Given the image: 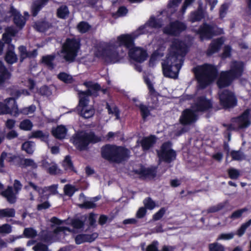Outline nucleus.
Listing matches in <instances>:
<instances>
[{"mask_svg": "<svg viewBox=\"0 0 251 251\" xmlns=\"http://www.w3.org/2000/svg\"><path fill=\"white\" fill-rule=\"evenodd\" d=\"M22 149L28 154H32L34 151L35 144L31 141L25 142L23 144Z\"/></svg>", "mask_w": 251, "mask_h": 251, "instance_id": "4c0bfd02", "label": "nucleus"}, {"mask_svg": "<svg viewBox=\"0 0 251 251\" xmlns=\"http://www.w3.org/2000/svg\"><path fill=\"white\" fill-rule=\"evenodd\" d=\"M224 42V40L222 38L214 40L211 44L208 49L207 50V54L208 55H210L213 53L217 52Z\"/></svg>", "mask_w": 251, "mask_h": 251, "instance_id": "5701e85b", "label": "nucleus"}, {"mask_svg": "<svg viewBox=\"0 0 251 251\" xmlns=\"http://www.w3.org/2000/svg\"><path fill=\"white\" fill-rule=\"evenodd\" d=\"M58 78L65 83H71L72 81V77L65 73H61L58 74Z\"/></svg>", "mask_w": 251, "mask_h": 251, "instance_id": "603ef678", "label": "nucleus"}, {"mask_svg": "<svg viewBox=\"0 0 251 251\" xmlns=\"http://www.w3.org/2000/svg\"><path fill=\"white\" fill-rule=\"evenodd\" d=\"M161 26L159 20L151 17L144 25L140 26L135 32L130 34H123L117 38L115 43H110L103 50L101 56L105 62L115 63L120 61L126 56L122 46L129 49V57L136 62L141 63L147 57L146 50L134 46V40L139 35L152 32V28H157Z\"/></svg>", "mask_w": 251, "mask_h": 251, "instance_id": "f257e3e1", "label": "nucleus"}, {"mask_svg": "<svg viewBox=\"0 0 251 251\" xmlns=\"http://www.w3.org/2000/svg\"><path fill=\"white\" fill-rule=\"evenodd\" d=\"M79 41L75 38L67 39L64 43L61 53L63 58L67 62H73L80 49Z\"/></svg>", "mask_w": 251, "mask_h": 251, "instance_id": "0eeeda50", "label": "nucleus"}, {"mask_svg": "<svg viewBox=\"0 0 251 251\" xmlns=\"http://www.w3.org/2000/svg\"><path fill=\"white\" fill-rule=\"evenodd\" d=\"M99 198L98 197H95L92 199V201H84V202L82 204H79L78 205L79 207L81 208H86V209H92L94 208L96 206V204L95 203V202L99 200Z\"/></svg>", "mask_w": 251, "mask_h": 251, "instance_id": "c9c22d12", "label": "nucleus"}, {"mask_svg": "<svg viewBox=\"0 0 251 251\" xmlns=\"http://www.w3.org/2000/svg\"><path fill=\"white\" fill-rule=\"evenodd\" d=\"M215 28V27H212L207 24H204L199 30L201 40L210 39L213 34H216V33L213 32V30L214 31Z\"/></svg>", "mask_w": 251, "mask_h": 251, "instance_id": "6ab92c4d", "label": "nucleus"}, {"mask_svg": "<svg viewBox=\"0 0 251 251\" xmlns=\"http://www.w3.org/2000/svg\"><path fill=\"white\" fill-rule=\"evenodd\" d=\"M84 92L80 93L79 104L77 107L79 114L82 117L87 119L92 117L95 114V109L92 105H89V99L84 97Z\"/></svg>", "mask_w": 251, "mask_h": 251, "instance_id": "1a4fd4ad", "label": "nucleus"}, {"mask_svg": "<svg viewBox=\"0 0 251 251\" xmlns=\"http://www.w3.org/2000/svg\"><path fill=\"white\" fill-rule=\"evenodd\" d=\"M84 85L87 88V90L85 91H80L79 92V97L80 98V93L84 92V97L88 99V97L90 95L94 94L95 92L100 89V86L96 83L91 81L85 82Z\"/></svg>", "mask_w": 251, "mask_h": 251, "instance_id": "f3484780", "label": "nucleus"}, {"mask_svg": "<svg viewBox=\"0 0 251 251\" xmlns=\"http://www.w3.org/2000/svg\"><path fill=\"white\" fill-rule=\"evenodd\" d=\"M42 166L51 175L56 174L59 172L56 164L53 162L50 163L46 160H43L42 161Z\"/></svg>", "mask_w": 251, "mask_h": 251, "instance_id": "393cba45", "label": "nucleus"}, {"mask_svg": "<svg viewBox=\"0 0 251 251\" xmlns=\"http://www.w3.org/2000/svg\"><path fill=\"white\" fill-rule=\"evenodd\" d=\"M133 100L135 102V105L139 107L143 118L145 119L150 115V110L148 107L145 105L139 103V101L136 99H133Z\"/></svg>", "mask_w": 251, "mask_h": 251, "instance_id": "72a5a7b5", "label": "nucleus"}, {"mask_svg": "<svg viewBox=\"0 0 251 251\" xmlns=\"http://www.w3.org/2000/svg\"><path fill=\"white\" fill-rule=\"evenodd\" d=\"M62 165L65 170L68 171H73L74 168L71 158L69 156H67L63 161Z\"/></svg>", "mask_w": 251, "mask_h": 251, "instance_id": "37998d69", "label": "nucleus"}, {"mask_svg": "<svg viewBox=\"0 0 251 251\" xmlns=\"http://www.w3.org/2000/svg\"><path fill=\"white\" fill-rule=\"evenodd\" d=\"M11 12L12 13V15L13 16L14 24L20 29L22 28L25 24L26 18L23 16L15 9H11Z\"/></svg>", "mask_w": 251, "mask_h": 251, "instance_id": "a211bd4d", "label": "nucleus"}, {"mask_svg": "<svg viewBox=\"0 0 251 251\" xmlns=\"http://www.w3.org/2000/svg\"><path fill=\"white\" fill-rule=\"evenodd\" d=\"M106 108L108 110L109 114L115 116L116 117V119H119V111L115 105L113 104L110 105L107 103L106 104Z\"/></svg>", "mask_w": 251, "mask_h": 251, "instance_id": "58836bf2", "label": "nucleus"}, {"mask_svg": "<svg viewBox=\"0 0 251 251\" xmlns=\"http://www.w3.org/2000/svg\"><path fill=\"white\" fill-rule=\"evenodd\" d=\"M145 81L147 85H148V89L149 90L150 97L152 100L151 103L152 105L150 107L151 108H154L156 107L158 103V94L155 91L153 87V84L151 81L148 78L145 79Z\"/></svg>", "mask_w": 251, "mask_h": 251, "instance_id": "dca6fc26", "label": "nucleus"}, {"mask_svg": "<svg viewBox=\"0 0 251 251\" xmlns=\"http://www.w3.org/2000/svg\"><path fill=\"white\" fill-rule=\"evenodd\" d=\"M17 30L14 27H9L6 28V32L3 34L2 39L5 43H9L11 41V37L15 35Z\"/></svg>", "mask_w": 251, "mask_h": 251, "instance_id": "c756f323", "label": "nucleus"}, {"mask_svg": "<svg viewBox=\"0 0 251 251\" xmlns=\"http://www.w3.org/2000/svg\"><path fill=\"white\" fill-rule=\"evenodd\" d=\"M48 135L44 134L40 130L34 131L31 133V137L40 138L42 140H45L48 138Z\"/></svg>", "mask_w": 251, "mask_h": 251, "instance_id": "5fc2aeb1", "label": "nucleus"}, {"mask_svg": "<svg viewBox=\"0 0 251 251\" xmlns=\"http://www.w3.org/2000/svg\"><path fill=\"white\" fill-rule=\"evenodd\" d=\"M235 235V233L233 232H229V233H224L220 234L217 240H228L233 238Z\"/></svg>", "mask_w": 251, "mask_h": 251, "instance_id": "864d4df0", "label": "nucleus"}, {"mask_svg": "<svg viewBox=\"0 0 251 251\" xmlns=\"http://www.w3.org/2000/svg\"><path fill=\"white\" fill-rule=\"evenodd\" d=\"M36 110V107L34 105H31L29 107L23 108L21 112L25 115H28L33 113Z\"/></svg>", "mask_w": 251, "mask_h": 251, "instance_id": "e2e57ef3", "label": "nucleus"}, {"mask_svg": "<svg viewBox=\"0 0 251 251\" xmlns=\"http://www.w3.org/2000/svg\"><path fill=\"white\" fill-rule=\"evenodd\" d=\"M187 51L185 44L175 39L171 46L169 53L162 63L164 75L176 78L183 64V57Z\"/></svg>", "mask_w": 251, "mask_h": 251, "instance_id": "f03ea898", "label": "nucleus"}, {"mask_svg": "<svg viewBox=\"0 0 251 251\" xmlns=\"http://www.w3.org/2000/svg\"><path fill=\"white\" fill-rule=\"evenodd\" d=\"M228 174L230 178L237 179L240 176V172L235 169L231 168L228 170Z\"/></svg>", "mask_w": 251, "mask_h": 251, "instance_id": "bf43d9fd", "label": "nucleus"}, {"mask_svg": "<svg viewBox=\"0 0 251 251\" xmlns=\"http://www.w3.org/2000/svg\"><path fill=\"white\" fill-rule=\"evenodd\" d=\"M49 0H35L31 7V10L34 16H35L40 9L44 6Z\"/></svg>", "mask_w": 251, "mask_h": 251, "instance_id": "c85d7f7f", "label": "nucleus"}, {"mask_svg": "<svg viewBox=\"0 0 251 251\" xmlns=\"http://www.w3.org/2000/svg\"><path fill=\"white\" fill-rule=\"evenodd\" d=\"M144 204L146 208L152 209L155 206V203L151 198H148L144 200Z\"/></svg>", "mask_w": 251, "mask_h": 251, "instance_id": "13d9d810", "label": "nucleus"}, {"mask_svg": "<svg viewBox=\"0 0 251 251\" xmlns=\"http://www.w3.org/2000/svg\"><path fill=\"white\" fill-rule=\"evenodd\" d=\"M249 116L250 110L247 109L240 116L232 118L231 124L227 126V130L239 131L247 128L251 124Z\"/></svg>", "mask_w": 251, "mask_h": 251, "instance_id": "6e6552de", "label": "nucleus"}, {"mask_svg": "<svg viewBox=\"0 0 251 251\" xmlns=\"http://www.w3.org/2000/svg\"><path fill=\"white\" fill-rule=\"evenodd\" d=\"M3 185L0 183V194L4 197L6 198L9 202L11 203L15 202V197L14 194L13 193L12 187H8L4 191H3Z\"/></svg>", "mask_w": 251, "mask_h": 251, "instance_id": "4be33fe9", "label": "nucleus"}, {"mask_svg": "<svg viewBox=\"0 0 251 251\" xmlns=\"http://www.w3.org/2000/svg\"><path fill=\"white\" fill-rule=\"evenodd\" d=\"M155 142L156 138L155 136H151L144 138L142 140L141 144L143 150H148L153 146Z\"/></svg>", "mask_w": 251, "mask_h": 251, "instance_id": "bb28decb", "label": "nucleus"}, {"mask_svg": "<svg viewBox=\"0 0 251 251\" xmlns=\"http://www.w3.org/2000/svg\"><path fill=\"white\" fill-rule=\"evenodd\" d=\"M5 103L0 102V114H10L17 116L19 112L15 100L13 98H9L5 100Z\"/></svg>", "mask_w": 251, "mask_h": 251, "instance_id": "9b49d317", "label": "nucleus"}, {"mask_svg": "<svg viewBox=\"0 0 251 251\" xmlns=\"http://www.w3.org/2000/svg\"><path fill=\"white\" fill-rule=\"evenodd\" d=\"M78 189L75 186L71 184H66L64 187V194L68 196H72L75 192L77 191Z\"/></svg>", "mask_w": 251, "mask_h": 251, "instance_id": "ea45409f", "label": "nucleus"}, {"mask_svg": "<svg viewBox=\"0 0 251 251\" xmlns=\"http://www.w3.org/2000/svg\"><path fill=\"white\" fill-rule=\"evenodd\" d=\"M57 16L59 18L64 19L69 14V11L66 6H61L57 10Z\"/></svg>", "mask_w": 251, "mask_h": 251, "instance_id": "c03bdc74", "label": "nucleus"}, {"mask_svg": "<svg viewBox=\"0 0 251 251\" xmlns=\"http://www.w3.org/2000/svg\"><path fill=\"white\" fill-rule=\"evenodd\" d=\"M247 210L246 208L234 211L230 216V218L232 219H236L240 218L242 214Z\"/></svg>", "mask_w": 251, "mask_h": 251, "instance_id": "69168bd1", "label": "nucleus"}, {"mask_svg": "<svg viewBox=\"0 0 251 251\" xmlns=\"http://www.w3.org/2000/svg\"><path fill=\"white\" fill-rule=\"evenodd\" d=\"M12 232V226L7 224H5L0 226V234H9Z\"/></svg>", "mask_w": 251, "mask_h": 251, "instance_id": "6e6d98bb", "label": "nucleus"}, {"mask_svg": "<svg viewBox=\"0 0 251 251\" xmlns=\"http://www.w3.org/2000/svg\"><path fill=\"white\" fill-rule=\"evenodd\" d=\"M98 237L96 233L89 234H79L77 235L75 238L76 244H80L85 242H92Z\"/></svg>", "mask_w": 251, "mask_h": 251, "instance_id": "412c9836", "label": "nucleus"}, {"mask_svg": "<svg viewBox=\"0 0 251 251\" xmlns=\"http://www.w3.org/2000/svg\"><path fill=\"white\" fill-rule=\"evenodd\" d=\"M19 50L20 52L21 58L23 59L26 57H34L37 55V51L36 50H34L31 52H27L26 48L24 46L20 47Z\"/></svg>", "mask_w": 251, "mask_h": 251, "instance_id": "473e14b6", "label": "nucleus"}, {"mask_svg": "<svg viewBox=\"0 0 251 251\" xmlns=\"http://www.w3.org/2000/svg\"><path fill=\"white\" fill-rule=\"evenodd\" d=\"M163 54L162 53H160L158 52V50H156L154 51L151 55L150 61L149 64L150 66H153L156 63L157 61L162 56Z\"/></svg>", "mask_w": 251, "mask_h": 251, "instance_id": "a19ab883", "label": "nucleus"}, {"mask_svg": "<svg viewBox=\"0 0 251 251\" xmlns=\"http://www.w3.org/2000/svg\"><path fill=\"white\" fill-rule=\"evenodd\" d=\"M243 71V64L241 62H232L229 71L222 72L217 81V85L220 88L229 85L235 78L240 76Z\"/></svg>", "mask_w": 251, "mask_h": 251, "instance_id": "20e7f679", "label": "nucleus"}, {"mask_svg": "<svg viewBox=\"0 0 251 251\" xmlns=\"http://www.w3.org/2000/svg\"><path fill=\"white\" fill-rule=\"evenodd\" d=\"M101 140L100 137L96 136L93 132L84 131L76 132L71 139L72 142L79 150L86 149L90 143H95Z\"/></svg>", "mask_w": 251, "mask_h": 251, "instance_id": "39448f33", "label": "nucleus"}, {"mask_svg": "<svg viewBox=\"0 0 251 251\" xmlns=\"http://www.w3.org/2000/svg\"><path fill=\"white\" fill-rule=\"evenodd\" d=\"M231 155L233 160H241L244 156L242 152L239 151H232L231 152Z\"/></svg>", "mask_w": 251, "mask_h": 251, "instance_id": "052dcab7", "label": "nucleus"}, {"mask_svg": "<svg viewBox=\"0 0 251 251\" xmlns=\"http://www.w3.org/2000/svg\"><path fill=\"white\" fill-rule=\"evenodd\" d=\"M67 133V129L64 126L60 125L52 129V135L56 138L62 139L65 138Z\"/></svg>", "mask_w": 251, "mask_h": 251, "instance_id": "b1692460", "label": "nucleus"}, {"mask_svg": "<svg viewBox=\"0 0 251 251\" xmlns=\"http://www.w3.org/2000/svg\"><path fill=\"white\" fill-rule=\"evenodd\" d=\"M158 245V243L157 241H153L147 247L146 251H159L157 247Z\"/></svg>", "mask_w": 251, "mask_h": 251, "instance_id": "774afa93", "label": "nucleus"}, {"mask_svg": "<svg viewBox=\"0 0 251 251\" xmlns=\"http://www.w3.org/2000/svg\"><path fill=\"white\" fill-rule=\"evenodd\" d=\"M251 225V219L249 220L246 223L242 225L241 227L237 230V234L239 237H241V236H242L244 234L246 229L249 226H250Z\"/></svg>", "mask_w": 251, "mask_h": 251, "instance_id": "09e8293b", "label": "nucleus"}, {"mask_svg": "<svg viewBox=\"0 0 251 251\" xmlns=\"http://www.w3.org/2000/svg\"><path fill=\"white\" fill-rule=\"evenodd\" d=\"M91 26L85 22H81L77 25V29L80 33H84L88 31Z\"/></svg>", "mask_w": 251, "mask_h": 251, "instance_id": "79ce46f5", "label": "nucleus"}, {"mask_svg": "<svg viewBox=\"0 0 251 251\" xmlns=\"http://www.w3.org/2000/svg\"><path fill=\"white\" fill-rule=\"evenodd\" d=\"M57 184H53L50 186L45 187L42 188V195L45 196H50V195H53L57 194Z\"/></svg>", "mask_w": 251, "mask_h": 251, "instance_id": "cd10ccee", "label": "nucleus"}, {"mask_svg": "<svg viewBox=\"0 0 251 251\" xmlns=\"http://www.w3.org/2000/svg\"><path fill=\"white\" fill-rule=\"evenodd\" d=\"M17 60V57L14 51V47L11 46L7 51L5 56L6 61L10 64H13Z\"/></svg>", "mask_w": 251, "mask_h": 251, "instance_id": "7c9ffc66", "label": "nucleus"}, {"mask_svg": "<svg viewBox=\"0 0 251 251\" xmlns=\"http://www.w3.org/2000/svg\"><path fill=\"white\" fill-rule=\"evenodd\" d=\"M17 156L11 153H7L5 152H3L0 157V166L4 167V161L6 160L8 162H12L17 158Z\"/></svg>", "mask_w": 251, "mask_h": 251, "instance_id": "2f4dec72", "label": "nucleus"}, {"mask_svg": "<svg viewBox=\"0 0 251 251\" xmlns=\"http://www.w3.org/2000/svg\"><path fill=\"white\" fill-rule=\"evenodd\" d=\"M129 151L123 147L107 145L101 149L102 156L111 161L120 162L129 154Z\"/></svg>", "mask_w": 251, "mask_h": 251, "instance_id": "423d86ee", "label": "nucleus"}, {"mask_svg": "<svg viewBox=\"0 0 251 251\" xmlns=\"http://www.w3.org/2000/svg\"><path fill=\"white\" fill-rule=\"evenodd\" d=\"M24 235L28 238H32L36 236L37 231L32 228H26L24 231Z\"/></svg>", "mask_w": 251, "mask_h": 251, "instance_id": "de8ad7c7", "label": "nucleus"}, {"mask_svg": "<svg viewBox=\"0 0 251 251\" xmlns=\"http://www.w3.org/2000/svg\"><path fill=\"white\" fill-rule=\"evenodd\" d=\"M54 59V56L49 55L42 57V62L50 68H53L52 61Z\"/></svg>", "mask_w": 251, "mask_h": 251, "instance_id": "49530a36", "label": "nucleus"}, {"mask_svg": "<svg viewBox=\"0 0 251 251\" xmlns=\"http://www.w3.org/2000/svg\"><path fill=\"white\" fill-rule=\"evenodd\" d=\"M13 187H14V189L15 192H14V191L13 190H12V191H13V193L15 195V199H16V194H17L21 190V189L22 188V184L19 180L16 179L14 180V182L13 184Z\"/></svg>", "mask_w": 251, "mask_h": 251, "instance_id": "0e129e2a", "label": "nucleus"}, {"mask_svg": "<svg viewBox=\"0 0 251 251\" xmlns=\"http://www.w3.org/2000/svg\"><path fill=\"white\" fill-rule=\"evenodd\" d=\"M212 107L211 101L204 97L199 98L193 106V109L197 111H205Z\"/></svg>", "mask_w": 251, "mask_h": 251, "instance_id": "4468645a", "label": "nucleus"}, {"mask_svg": "<svg viewBox=\"0 0 251 251\" xmlns=\"http://www.w3.org/2000/svg\"><path fill=\"white\" fill-rule=\"evenodd\" d=\"M204 17V11L201 4H200L197 11L192 12L189 17V20L192 23L200 21Z\"/></svg>", "mask_w": 251, "mask_h": 251, "instance_id": "a878e982", "label": "nucleus"}, {"mask_svg": "<svg viewBox=\"0 0 251 251\" xmlns=\"http://www.w3.org/2000/svg\"><path fill=\"white\" fill-rule=\"evenodd\" d=\"M33 249L34 251H48L47 246L41 243L37 244L33 247Z\"/></svg>", "mask_w": 251, "mask_h": 251, "instance_id": "338daca9", "label": "nucleus"}, {"mask_svg": "<svg viewBox=\"0 0 251 251\" xmlns=\"http://www.w3.org/2000/svg\"><path fill=\"white\" fill-rule=\"evenodd\" d=\"M157 153L160 160L167 162H170L174 160L176 156L175 151L171 149L170 142L164 143Z\"/></svg>", "mask_w": 251, "mask_h": 251, "instance_id": "9d476101", "label": "nucleus"}, {"mask_svg": "<svg viewBox=\"0 0 251 251\" xmlns=\"http://www.w3.org/2000/svg\"><path fill=\"white\" fill-rule=\"evenodd\" d=\"M32 126V123L29 120H23L20 125V128L25 130H30Z\"/></svg>", "mask_w": 251, "mask_h": 251, "instance_id": "8fccbe9b", "label": "nucleus"}, {"mask_svg": "<svg viewBox=\"0 0 251 251\" xmlns=\"http://www.w3.org/2000/svg\"><path fill=\"white\" fill-rule=\"evenodd\" d=\"M194 73L200 87L204 88L214 80L217 75V70L215 67L205 64L196 67Z\"/></svg>", "mask_w": 251, "mask_h": 251, "instance_id": "7ed1b4c3", "label": "nucleus"}, {"mask_svg": "<svg viewBox=\"0 0 251 251\" xmlns=\"http://www.w3.org/2000/svg\"><path fill=\"white\" fill-rule=\"evenodd\" d=\"M15 215V210L13 208L0 209V218H12Z\"/></svg>", "mask_w": 251, "mask_h": 251, "instance_id": "f704fd0d", "label": "nucleus"}, {"mask_svg": "<svg viewBox=\"0 0 251 251\" xmlns=\"http://www.w3.org/2000/svg\"><path fill=\"white\" fill-rule=\"evenodd\" d=\"M209 251H225V247L218 243H213L209 245Z\"/></svg>", "mask_w": 251, "mask_h": 251, "instance_id": "3c124183", "label": "nucleus"}, {"mask_svg": "<svg viewBox=\"0 0 251 251\" xmlns=\"http://www.w3.org/2000/svg\"><path fill=\"white\" fill-rule=\"evenodd\" d=\"M66 232H71V230L68 227L59 226L57 227L54 230V232L55 234H65Z\"/></svg>", "mask_w": 251, "mask_h": 251, "instance_id": "4d7b16f0", "label": "nucleus"}, {"mask_svg": "<svg viewBox=\"0 0 251 251\" xmlns=\"http://www.w3.org/2000/svg\"><path fill=\"white\" fill-rule=\"evenodd\" d=\"M221 104L224 108L232 107L236 105L237 100L233 94L227 90L219 93Z\"/></svg>", "mask_w": 251, "mask_h": 251, "instance_id": "f8f14e48", "label": "nucleus"}, {"mask_svg": "<svg viewBox=\"0 0 251 251\" xmlns=\"http://www.w3.org/2000/svg\"><path fill=\"white\" fill-rule=\"evenodd\" d=\"M72 226L74 228L79 229L83 227L84 223L78 219H74L72 221Z\"/></svg>", "mask_w": 251, "mask_h": 251, "instance_id": "680f3d73", "label": "nucleus"}, {"mask_svg": "<svg viewBox=\"0 0 251 251\" xmlns=\"http://www.w3.org/2000/svg\"><path fill=\"white\" fill-rule=\"evenodd\" d=\"M11 77V74L0 61V86L7 83Z\"/></svg>", "mask_w": 251, "mask_h": 251, "instance_id": "aec40b11", "label": "nucleus"}, {"mask_svg": "<svg viewBox=\"0 0 251 251\" xmlns=\"http://www.w3.org/2000/svg\"><path fill=\"white\" fill-rule=\"evenodd\" d=\"M186 27V25L184 24L176 21L171 23L164 29L163 31L166 34L176 35L184 30Z\"/></svg>", "mask_w": 251, "mask_h": 251, "instance_id": "ddd939ff", "label": "nucleus"}, {"mask_svg": "<svg viewBox=\"0 0 251 251\" xmlns=\"http://www.w3.org/2000/svg\"><path fill=\"white\" fill-rule=\"evenodd\" d=\"M49 25L45 22H39L35 24L34 27L38 31L43 32L49 28Z\"/></svg>", "mask_w": 251, "mask_h": 251, "instance_id": "a18cd8bd", "label": "nucleus"}, {"mask_svg": "<svg viewBox=\"0 0 251 251\" xmlns=\"http://www.w3.org/2000/svg\"><path fill=\"white\" fill-rule=\"evenodd\" d=\"M20 165L22 167H30L32 169H36L37 167V164L32 159H22L20 161Z\"/></svg>", "mask_w": 251, "mask_h": 251, "instance_id": "e433bc0d", "label": "nucleus"}, {"mask_svg": "<svg viewBox=\"0 0 251 251\" xmlns=\"http://www.w3.org/2000/svg\"><path fill=\"white\" fill-rule=\"evenodd\" d=\"M196 120V114L190 109L184 110L180 118V122L183 125L190 124Z\"/></svg>", "mask_w": 251, "mask_h": 251, "instance_id": "2eb2a0df", "label": "nucleus"}]
</instances>
